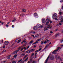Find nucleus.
I'll return each instance as SVG.
<instances>
[{
	"mask_svg": "<svg viewBox=\"0 0 63 63\" xmlns=\"http://www.w3.org/2000/svg\"><path fill=\"white\" fill-rule=\"evenodd\" d=\"M59 48H60V47H58V48L57 49L53 51V52H52V53L53 54L56 53V51H57L59 49Z\"/></svg>",
	"mask_w": 63,
	"mask_h": 63,
	"instance_id": "nucleus-1",
	"label": "nucleus"
},
{
	"mask_svg": "<svg viewBox=\"0 0 63 63\" xmlns=\"http://www.w3.org/2000/svg\"><path fill=\"white\" fill-rule=\"evenodd\" d=\"M49 28L50 29H51V27H50L49 26L48 27H46L44 28V31H46V30H48V29L47 28Z\"/></svg>",
	"mask_w": 63,
	"mask_h": 63,
	"instance_id": "nucleus-2",
	"label": "nucleus"
},
{
	"mask_svg": "<svg viewBox=\"0 0 63 63\" xmlns=\"http://www.w3.org/2000/svg\"><path fill=\"white\" fill-rule=\"evenodd\" d=\"M37 27H38V28H42L43 27V26L41 25L40 24H38L37 25Z\"/></svg>",
	"mask_w": 63,
	"mask_h": 63,
	"instance_id": "nucleus-3",
	"label": "nucleus"
},
{
	"mask_svg": "<svg viewBox=\"0 0 63 63\" xmlns=\"http://www.w3.org/2000/svg\"><path fill=\"white\" fill-rule=\"evenodd\" d=\"M53 16L54 17H57V15L56 13H54L53 15Z\"/></svg>",
	"mask_w": 63,
	"mask_h": 63,
	"instance_id": "nucleus-4",
	"label": "nucleus"
},
{
	"mask_svg": "<svg viewBox=\"0 0 63 63\" xmlns=\"http://www.w3.org/2000/svg\"><path fill=\"white\" fill-rule=\"evenodd\" d=\"M34 15L35 17H38V15L36 13H35L34 14Z\"/></svg>",
	"mask_w": 63,
	"mask_h": 63,
	"instance_id": "nucleus-5",
	"label": "nucleus"
},
{
	"mask_svg": "<svg viewBox=\"0 0 63 63\" xmlns=\"http://www.w3.org/2000/svg\"><path fill=\"white\" fill-rule=\"evenodd\" d=\"M4 44L5 45H7L9 44V42L8 41H5L4 42Z\"/></svg>",
	"mask_w": 63,
	"mask_h": 63,
	"instance_id": "nucleus-6",
	"label": "nucleus"
},
{
	"mask_svg": "<svg viewBox=\"0 0 63 63\" xmlns=\"http://www.w3.org/2000/svg\"><path fill=\"white\" fill-rule=\"evenodd\" d=\"M49 56L47 59H46V61L45 62V63H47V61H48V58H49Z\"/></svg>",
	"mask_w": 63,
	"mask_h": 63,
	"instance_id": "nucleus-7",
	"label": "nucleus"
},
{
	"mask_svg": "<svg viewBox=\"0 0 63 63\" xmlns=\"http://www.w3.org/2000/svg\"><path fill=\"white\" fill-rule=\"evenodd\" d=\"M18 51H19V50H16L15 51L13 52V54H15V53H17V52Z\"/></svg>",
	"mask_w": 63,
	"mask_h": 63,
	"instance_id": "nucleus-8",
	"label": "nucleus"
},
{
	"mask_svg": "<svg viewBox=\"0 0 63 63\" xmlns=\"http://www.w3.org/2000/svg\"><path fill=\"white\" fill-rule=\"evenodd\" d=\"M30 33H33V34H35V33H36V32H34V31H30Z\"/></svg>",
	"mask_w": 63,
	"mask_h": 63,
	"instance_id": "nucleus-9",
	"label": "nucleus"
},
{
	"mask_svg": "<svg viewBox=\"0 0 63 63\" xmlns=\"http://www.w3.org/2000/svg\"><path fill=\"white\" fill-rule=\"evenodd\" d=\"M41 40L42 39L41 38L38 39L37 40L36 42H37V43H38V42H39V41H41Z\"/></svg>",
	"mask_w": 63,
	"mask_h": 63,
	"instance_id": "nucleus-10",
	"label": "nucleus"
},
{
	"mask_svg": "<svg viewBox=\"0 0 63 63\" xmlns=\"http://www.w3.org/2000/svg\"><path fill=\"white\" fill-rule=\"evenodd\" d=\"M18 39H16V40H15V42H17V43H19L20 42V41H21L20 40L19 41V40H18V41H17V40H18Z\"/></svg>",
	"mask_w": 63,
	"mask_h": 63,
	"instance_id": "nucleus-11",
	"label": "nucleus"
},
{
	"mask_svg": "<svg viewBox=\"0 0 63 63\" xmlns=\"http://www.w3.org/2000/svg\"><path fill=\"white\" fill-rule=\"evenodd\" d=\"M33 29L35 30H37V29H38V27H34L33 28Z\"/></svg>",
	"mask_w": 63,
	"mask_h": 63,
	"instance_id": "nucleus-12",
	"label": "nucleus"
},
{
	"mask_svg": "<svg viewBox=\"0 0 63 63\" xmlns=\"http://www.w3.org/2000/svg\"><path fill=\"white\" fill-rule=\"evenodd\" d=\"M39 51H40L42 50V46H40L39 47Z\"/></svg>",
	"mask_w": 63,
	"mask_h": 63,
	"instance_id": "nucleus-13",
	"label": "nucleus"
},
{
	"mask_svg": "<svg viewBox=\"0 0 63 63\" xmlns=\"http://www.w3.org/2000/svg\"><path fill=\"white\" fill-rule=\"evenodd\" d=\"M42 23H45V22H46V20H45V19H43L42 20Z\"/></svg>",
	"mask_w": 63,
	"mask_h": 63,
	"instance_id": "nucleus-14",
	"label": "nucleus"
},
{
	"mask_svg": "<svg viewBox=\"0 0 63 63\" xmlns=\"http://www.w3.org/2000/svg\"><path fill=\"white\" fill-rule=\"evenodd\" d=\"M28 57H27V58L25 60H24L23 61V62H24H24H25V61H27V60H28Z\"/></svg>",
	"mask_w": 63,
	"mask_h": 63,
	"instance_id": "nucleus-15",
	"label": "nucleus"
},
{
	"mask_svg": "<svg viewBox=\"0 0 63 63\" xmlns=\"http://www.w3.org/2000/svg\"><path fill=\"white\" fill-rule=\"evenodd\" d=\"M49 40H46L45 41V42L44 43V44H46L47 42H49Z\"/></svg>",
	"mask_w": 63,
	"mask_h": 63,
	"instance_id": "nucleus-16",
	"label": "nucleus"
},
{
	"mask_svg": "<svg viewBox=\"0 0 63 63\" xmlns=\"http://www.w3.org/2000/svg\"><path fill=\"white\" fill-rule=\"evenodd\" d=\"M55 58L56 59H58L59 58V57L58 56H56Z\"/></svg>",
	"mask_w": 63,
	"mask_h": 63,
	"instance_id": "nucleus-17",
	"label": "nucleus"
},
{
	"mask_svg": "<svg viewBox=\"0 0 63 63\" xmlns=\"http://www.w3.org/2000/svg\"><path fill=\"white\" fill-rule=\"evenodd\" d=\"M52 18L53 19H55V20H57V18L56 17H53V16H52Z\"/></svg>",
	"mask_w": 63,
	"mask_h": 63,
	"instance_id": "nucleus-18",
	"label": "nucleus"
},
{
	"mask_svg": "<svg viewBox=\"0 0 63 63\" xmlns=\"http://www.w3.org/2000/svg\"><path fill=\"white\" fill-rule=\"evenodd\" d=\"M25 55V53H23L22 54H21V56H24Z\"/></svg>",
	"mask_w": 63,
	"mask_h": 63,
	"instance_id": "nucleus-19",
	"label": "nucleus"
},
{
	"mask_svg": "<svg viewBox=\"0 0 63 63\" xmlns=\"http://www.w3.org/2000/svg\"><path fill=\"white\" fill-rule=\"evenodd\" d=\"M22 11L23 12H26V10L25 9H24L22 10Z\"/></svg>",
	"mask_w": 63,
	"mask_h": 63,
	"instance_id": "nucleus-20",
	"label": "nucleus"
},
{
	"mask_svg": "<svg viewBox=\"0 0 63 63\" xmlns=\"http://www.w3.org/2000/svg\"><path fill=\"white\" fill-rule=\"evenodd\" d=\"M33 41H31L30 43H29V44H31L33 43Z\"/></svg>",
	"mask_w": 63,
	"mask_h": 63,
	"instance_id": "nucleus-21",
	"label": "nucleus"
},
{
	"mask_svg": "<svg viewBox=\"0 0 63 63\" xmlns=\"http://www.w3.org/2000/svg\"><path fill=\"white\" fill-rule=\"evenodd\" d=\"M16 19H15L14 20H12V21L13 22H15V21H16Z\"/></svg>",
	"mask_w": 63,
	"mask_h": 63,
	"instance_id": "nucleus-22",
	"label": "nucleus"
},
{
	"mask_svg": "<svg viewBox=\"0 0 63 63\" xmlns=\"http://www.w3.org/2000/svg\"><path fill=\"white\" fill-rule=\"evenodd\" d=\"M22 60V59H21V60H19V61H18V63H19V62H21Z\"/></svg>",
	"mask_w": 63,
	"mask_h": 63,
	"instance_id": "nucleus-23",
	"label": "nucleus"
},
{
	"mask_svg": "<svg viewBox=\"0 0 63 63\" xmlns=\"http://www.w3.org/2000/svg\"><path fill=\"white\" fill-rule=\"evenodd\" d=\"M63 19V17L62 16H61V17L60 18V19L61 20H62V19Z\"/></svg>",
	"mask_w": 63,
	"mask_h": 63,
	"instance_id": "nucleus-24",
	"label": "nucleus"
},
{
	"mask_svg": "<svg viewBox=\"0 0 63 63\" xmlns=\"http://www.w3.org/2000/svg\"><path fill=\"white\" fill-rule=\"evenodd\" d=\"M59 35V34L58 33V34H56L55 35V37H57V36H58Z\"/></svg>",
	"mask_w": 63,
	"mask_h": 63,
	"instance_id": "nucleus-25",
	"label": "nucleus"
},
{
	"mask_svg": "<svg viewBox=\"0 0 63 63\" xmlns=\"http://www.w3.org/2000/svg\"><path fill=\"white\" fill-rule=\"evenodd\" d=\"M37 37H39V35H38V34H36L35 35L36 38H37Z\"/></svg>",
	"mask_w": 63,
	"mask_h": 63,
	"instance_id": "nucleus-26",
	"label": "nucleus"
},
{
	"mask_svg": "<svg viewBox=\"0 0 63 63\" xmlns=\"http://www.w3.org/2000/svg\"><path fill=\"white\" fill-rule=\"evenodd\" d=\"M11 56V55H10L9 56H8L7 58L8 59H10V58H11V57H10Z\"/></svg>",
	"mask_w": 63,
	"mask_h": 63,
	"instance_id": "nucleus-27",
	"label": "nucleus"
},
{
	"mask_svg": "<svg viewBox=\"0 0 63 63\" xmlns=\"http://www.w3.org/2000/svg\"><path fill=\"white\" fill-rule=\"evenodd\" d=\"M28 53H30L31 52H32L31 50H28Z\"/></svg>",
	"mask_w": 63,
	"mask_h": 63,
	"instance_id": "nucleus-28",
	"label": "nucleus"
},
{
	"mask_svg": "<svg viewBox=\"0 0 63 63\" xmlns=\"http://www.w3.org/2000/svg\"><path fill=\"white\" fill-rule=\"evenodd\" d=\"M41 44H44V42H43V41H41Z\"/></svg>",
	"mask_w": 63,
	"mask_h": 63,
	"instance_id": "nucleus-29",
	"label": "nucleus"
},
{
	"mask_svg": "<svg viewBox=\"0 0 63 63\" xmlns=\"http://www.w3.org/2000/svg\"><path fill=\"white\" fill-rule=\"evenodd\" d=\"M23 50V48H21V49L20 50V51H21Z\"/></svg>",
	"mask_w": 63,
	"mask_h": 63,
	"instance_id": "nucleus-30",
	"label": "nucleus"
},
{
	"mask_svg": "<svg viewBox=\"0 0 63 63\" xmlns=\"http://www.w3.org/2000/svg\"><path fill=\"white\" fill-rule=\"evenodd\" d=\"M31 51H34L35 50V49H31Z\"/></svg>",
	"mask_w": 63,
	"mask_h": 63,
	"instance_id": "nucleus-31",
	"label": "nucleus"
},
{
	"mask_svg": "<svg viewBox=\"0 0 63 63\" xmlns=\"http://www.w3.org/2000/svg\"><path fill=\"white\" fill-rule=\"evenodd\" d=\"M25 49V50H26V47H24L23 48V49Z\"/></svg>",
	"mask_w": 63,
	"mask_h": 63,
	"instance_id": "nucleus-32",
	"label": "nucleus"
},
{
	"mask_svg": "<svg viewBox=\"0 0 63 63\" xmlns=\"http://www.w3.org/2000/svg\"><path fill=\"white\" fill-rule=\"evenodd\" d=\"M16 56H17V55H14V57H15V58H16Z\"/></svg>",
	"mask_w": 63,
	"mask_h": 63,
	"instance_id": "nucleus-33",
	"label": "nucleus"
},
{
	"mask_svg": "<svg viewBox=\"0 0 63 63\" xmlns=\"http://www.w3.org/2000/svg\"><path fill=\"white\" fill-rule=\"evenodd\" d=\"M27 56H28V55H26L24 57V58H26V57H27Z\"/></svg>",
	"mask_w": 63,
	"mask_h": 63,
	"instance_id": "nucleus-34",
	"label": "nucleus"
},
{
	"mask_svg": "<svg viewBox=\"0 0 63 63\" xmlns=\"http://www.w3.org/2000/svg\"><path fill=\"white\" fill-rule=\"evenodd\" d=\"M63 40H60V42L61 43H62V42H63Z\"/></svg>",
	"mask_w": 63,
	"mask_h": 63,
	"instance_id": "nucleus-35",
	"label": "nucleus"
},
{
	"mask_svg": "<svg viewBox=\"0 0 63 63\" xmlns=\"http://www.w3.org/2000/svg\"><path fill=\"white\" fill-rule=\"evenodd\" d=\"M6 52V50H4L2 51V52Z\"/></svg>",
	"mask_w": 63,
	"mask_h": 63,
	"instance_id": "nucleus-36",
	"label": "nucleus"
},
{
	"mask_svg": "<svg viewBox=\"0 0 63 63\" xmlns=\"http://www.w3.org/2000/svg\"><path fill=\"white\" fill-rule=\"evenodd\" d=\"M59 12H61V9H59Z\"/></svg>",
	"mask_w": 63,
	"mask_h": 63,
	"instance_id": "nucleus-37",
	"label": "nucleus"
},
{
	"mask_svg": "<svg viewBox=\"0 0 63 63\" xmlns=\"http://www.w3.org/2000/svg\"><path fill=\"white\" fill-rule=\"evenodd\" d=\"M25 40H26V39H25L23 41V42H26V41H25Z\"/></svg>",
	"mask_w": 63,
	"mask_h": 63,
	"instance_id": "nucleus-38",
	"label": "nucleus"
},
{
	"mask_svg": "<svg viewBox=\"0 0 63 63\" xmlns=\"http://www.w3.org/2000/svg\"><path fill=\"white\" fill-rule=\"evenodd\" d=\"M59 24L60 25H62V24L61 23H59Z\"/></svg>",
	"mask_w": 63,
	"mask_h": 63,
	"instance_id": "nucleus-39",
	"label": "nucleus"
},
{
	"mask_svg": "<svg viewBox=\"0 0 63 63\" xmlns=\"http://www.w3.org/2000/svg\"><path fill=\"white\" fill-rule=\"evenodd\" d=\"M37 41H36L35 43H33L32 44V45H34V44H37Z\"/></svg>",
	"mask_w": 63,
	"mask_h": 63,
	"instance_id": "nucleus-40",
	"label": "nucleus"
},
{
	"mask_svg": "<svg viewBox=\"0 0 63 63\" xmlns=\"http://www.w3.org/2000/svg\"><path fill=\"white\" fill-rule=\"evenodd\" d=\"M37 54V53H35V56H36V55Z\"/></svg>",
	"mask_w": 63,
	"mask_h": 63,
	"instance_id": "nucleus-41",
	"label": "nucleus"
},
{
	"mask_svg": "<svg viewBox=\"0 0 63 63\" xmlns=\"http://www.w3.org/2000/svg\"><path fill=\"white\" fill-rule=\"evenodd\" d=\"M60 2L62 3L63 2V0H60Z\"/></svg>",
	"mask_w": 63,
	"mask_h": 63,
	"instance_id": "nucleus-42",
	"label": "nucleus"
},
{
	"mask_svg": "<svg viewBox=\"0 0 63 63\" xmlns=\"http://www.w3.org/2000/svg\"><path fill=\"white\" fill-rule=\"evenodd\" d=\"M34 55V53H32V56H33V55Z\"/></svg>",
	"mask_w": 63,
	"mask_h": 63,
	"instance_id": "nucleus-43",
	"label": "nucleus"
},
{
	"mask_svg": "<svg viewBox=\"0 0 63 63\" xmlns=\"http://www.w3.org/2000/svg\"><path fill=\"white\" fill-rule=\"evenodd\" d=\"M50 33H51V34H52V33H53V32H52V31H51L50 32Z\"/></svg>",
	"mask_w": 63,
	"mask_h": 63,
	"instance_id": "nucleus-44",
	"label": "nucleus"
},
{
	"mask_svg": "<svg viewBox=\"0 0 63 63\" xmlns=\"http://www.w3.org/2000/svg\"><path fill=\"white\" fill-rule=\"evenodd\" d=\"M60 61H62V59H61V58H60Z\"/></svg>",
	"mask_w": 63,
	"mask_h": 63,
	"instance_id": "nucleus-45",
	"label": "nucleus"
},
{
	"mask_svg": "<svg viewBox=\"0 0 63 63\" xmlns=\"http://www.w3.org/2000/svg\"><path fill=\"white\" fill-rule=\"evenodd\" d=\"M38 51H39V50H37L35 52H38Z\"/></svg>",
	"mask_w": 63,
	"mask_h": 63,
	"instance_id": "nucleus-46",
	"label": "nucleus"
},
{
	"mask_svg": "<svg viewBox=\"0 0 63 63\" xmlns=\"http://www.w3.org/2000/svg\"><path fill=\"white\" fill-rule=\"evenodd\" d=\"M48 22H47L46 23V25H47V24H48Z\"/></svg>",
	"mask_w": 63,
	"mask_h": 63,
	"instance_id": "nucleus-47",
	"label": "nucleus"
},
{
	"mask_svg": "<svg viewBox=\"0 0 63 63\" xmlns=\"http://www.w3.org/2000/svg\"><path fill=\"white\" fill-rule=\"evenodd\" d=\"M59 14L60 15H61L62 14V13L61 12H60L59 13Z\"/></svg>",
	"mask_w": 63,
	"mask_h": 63,
	"instance_id": "nucleus-48",
	"label": "nucleus"
},
{
	"mask_svg": "<svg viewBox=\"0 0 63 63\" xmlns=\"http://www.w3.org/2000/svg\"><path fill=\"white\" fill-rule=\"evenodd\" d=\"M35 63V62L34 61H33L32 63Z\"/></svg>",
	"mask_w": 63,
	"mask_h": 63,
	"instance_id": "nucleus-49",
	"label": "nucleus"
},
{
	"mask_svg": "<svg viewBox=\"0 0 63 63\" xmlns=\"http://www.w3.org/2000/svg\"><path fill=\"white\" fill-rule=\"evenodd\" d=\"M6 27H8L9 26V25H8L6 24Z\"/></svg>",
	"mask_w": 63,
	"mask_h": 63,
	"instance_id": "nucleus-50",
	"label": "nucleus"
},
{
	"mask_svg": "<svg viewBox=\"0 0 63 63\" xmlns=\"http://www.w3.org/2000/svg\"><path fill=\"white\" fill-rule=\"evenodd\" d=\"M48 19H46V21L47 22L48 21Z\"/></svg>",
	"mask_w": 63,
	"mask_h": 63,
	"instance_id": "nucleus-51",
	"label": "nucleus"
},
{
	"mask_svg": "<svg viewBox=\"0 0 63 63\" xmlns=\"http://www.w3.org/2000/svg\"><path fill=\"white\" fill-rule=\"evenodd\" d=\"M12 27H13V28H14V27H15V26H14V25H12Z\"/></svg>",
	"mask_w": 63,
	"mask_h": 63,
	"instance_id": "nucleus-52",
	"label": "nucleus"
},
{
	"mask_svg": "<svg viewBox=\"0 0 63 63\" xmlns=\"http://www.w3.org/2000/svg\"><path fill=\"white\" fill-rule=\"evenodd\" d=\"M20 48H21V47H19V48H18V50H19L20 49Z\"/></svg>",
	"mask_w": 63,
	"mask_h": 63,
	"instance_id": "nucleus-53",
	"label": "nucleus"
},
{
	"mask_svg": "<svg viewBox=\"0 0 63 63\" xmlns=\"http://www.w3.org/2000/svg\"><path fill=\"white\" fill-rule=\"evenodd\" d=\"M62 9L63 10V6H62Z\"/></svg>",
	"mask_w": 63,
	"mask_h": 63,
	"instance_id": "nucleus-54",
	"label": "nucleus"
},
{
	"mask_svg": "<svg viewBox=\"0 0 63 63\" xmlns=\"http://www.w3.org/2000/svg\"><path fill=\"white\" fill-rule=\"evenodd\" d=\"M49 19H48L47 22H48V23H49Z\"/></svg>",
	"mask_w": 63,
	"mask_h": 63,
	"instance_id": "nucleus-55",
	"label": "nucleus"
},
{
	"mask_svg": "<svg viewBox=\"0 0 63 63\" xmlns=\"http://www.w3.org/2000/svg\"><path fill=\"white\" fill-rule=\"evenodd\" d=\"M1 23V24H4V23L3 22H2Z\"/></svg>",
	"mask_w": 63,
	"mask_h": 63,
	"instance_id": "nucleus-56",
	"label": "nucleus"
},
{
	"mask_svg": "<svg viewBox=\"0 0 63 63\" xmlns=\"http://www.w3.org/2000/svg\"><path fill=\"white\" fill-rule=\"evenodd\" d=\"M20 16H23V15H22L21 14L20 15Z\"/></svg>",
	"mask_w": 63,
	"mask_h": 63,
	"instance_id": "nucleus-57",
	"label": "nucleus"
},
{
	"mask_svg": "<svg viewBox=\"0 0 63 63\" xmlns=\"http://www.w3.org/2000/svg\"><path fill=\"white\" fill-rule=\"evenodd\" d=\"M30 61L28 62V63H30Z\"/></svg>",
	"mask_w": 63,
	"mask_h": 63,
	"instance_id": "nucleus-58",
	"label": "nucleus"
},
{
	"mask_svg": "<svg viewBox=\"0 0 63 63\" xmlns=\"http://www.w3.org/2000/svg\"><path fill=\"white\" fill-rule=\"evenodd\" d=\"M32 36H33L34 38H35V37L34 36V35H32Z\"/></svg>",
	"mask_w": 63,
	"mask_h": 63,
	"instance_id": "nucleus-59",
	"label": "nucleus"
},
{
	"mask_svg": "<svg viewBox=\"0 0 63 63\" xmlns=\"http://www.w3.org/2000/svg\"><path fill=\"white\" fill-rule=\"evenodd\" d=\"M61 22H63V20H62L61 21Z\"/></svg>",
	"mask_w": 63,
	"mask_h": 63,
	"instance_id": "nucleus-60",
	"label": "nucleus"
},
{
	"mask_svg": "<svg viewBox=\"0 0 63 63\" xmlns=\"http://www.w3.org/2000/svg\"><path fill=\"white\" fill-rule=\"evenodd\" d=\"M7 24H10V22H8L7 23Z\"/></svg>",
	"mask_w": 63,
	"mask_h": 63,
	"instance_id": "nucleus-61",
	"label": "nucleus"
},
{
	"mask_svg": "<svg viewBox=\"0 0 63 63\" xmlns=\"http://www.w3.org/2000/svg\"><path fill=\"white\" fill-rule=\"evenodd\" d=\"M26 53H28V51H26Z\"/></svg>",
	"mask_w": 63,
	"mask_h": 63,
	"instance_id": "nucleus-62",
	"label": "nucleus"
},
{
	"mask_svg": "<svg viewBox=\"0 0 63 63\" xmlns=\"http://www.w3.org/2000/svg\"><path fill=\"white\" fill-rule=\"evenodd\" d=\"M57 30H58V29H56L55 30V31H57Z\"/></svg>",
	"mask_w": 63,
	"mask_h": 63,
	"instance_id": "nucleus-63",
	"label": "nucleus"
},
{
	"mask_svg": "<svg viewBox=\"0 0 63 63\" xmlns=\"http://www.w3.org/2000/svg\"><path fill=\"white\" fill-rule=\"evenodd\" d=\"M29 46H28L27 47V48H29Z\"/></svg>",
	"mask_w": 63,
	"mask_h": 63,
	"instance_id": "nucleus-64",
	"label": "nucleus"
}]
</instances>
